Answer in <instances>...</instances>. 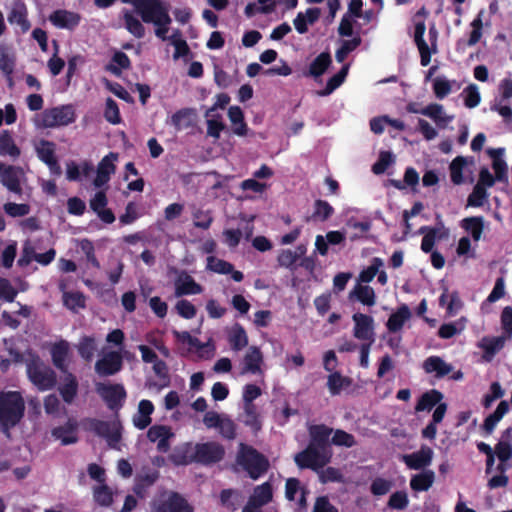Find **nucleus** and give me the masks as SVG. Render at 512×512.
Returning <instances> with one entry per match:
<instances>
[{"label": "nucleus", "instance_id": "41", "mask_svg": "<svg viewBox=\"0 0 512 512\" xmlns=\"http://www.w3.org/2000/svg\"><path fill=\"white\" fill-rule=\"evenodd\" d=\"M0 154L9 155L13 159L20 155V149L16 146L14 140L7 131H4L0 135Z\"/></svg>", "mask_w": 512, "mask_h": 512}, {"label": "nucleus", "instance_id": "60", "mask_svg": "<svg viewBox=\"0 0 512 512\" xmlns=\"http://www.w3.org/2000/svg\"><path fill=\"white\" fill-rule=\"evenodd\" d=\"M332 443L337 446H345L348 448L356 445L354 436L343 430H336L334 432Z\"/></svg>", "mask_w": 512, "mask_h": 512}, {"label": "nucleus", "instance_id": "18", "mask_svg": "<svg viewBox=\"0 0 512 512\" xmlns=\"http://www.w3.org/2000/svg\"><path fill=\"white\" fill-rule=\"evenodd\" d=\"M147 437L150 441L157 442L159 451L167 452L170 448L169 439L173 437V433L166 426L155 425L148 430Z\"/></svg>", "mask_w": 512, "mask_h": 512}, {"label": "nucleus", "instance_id": "47", "mask_svg": "<svg viewBox=\"0 0 512 512\" xmlns=\"http://www.w3.org/2000/svg\"><path fill=\"white\" fill-rule=\"evenodd\" d=\"M332 433V429L328 428L325 425H315L310 428V435L312 438L311 443H315L316 445L327 446L326 442L330 434Z\"/></svg>", "mask_w": 512, "mask_h": 512}, {"label": "nucleus", "instance_id": "21", "mask_svg": "<svg viewBox=\"0 0 512 512\" xmlns=\"http://www.w3.org/2000/svg\"><path fill=\"white\" fill-rule=\"evenodd\" d=\"M202 287L187 273H181L175 281V295L182 296L188 294H199Z\"/></svg>", "mask_w": 512, "mask_h": 512}, {"label": "nucleus", "instance_id": "10", "mask_svg": "<svg viewBox=\"0 0 512 512\" xmlns=\"http://www.w3.org/2000/svg\"><path fill=\"white\" fill-rule=\"evenodd\" d=\"M224 447L217 442L196 444L194 447V459L202 464H213L223 459Z\"/></svg>", "mask_w": 512, "mask_h": 512}, {"label": "nucleus", "instance_id": "43", "mask_svg": "<svg viewBox=\"0 0 512 512\" xmlns=\"http://www.w3.org/2000/svg\"><path fill=\"white\" fill-rule=\"evenodd\" d=\"M331 63V57L328 53H321L310 64L309 74L318 77L322 75Z\"/></svg>", "mask_w": 512, "mask_h": 512}, {"label": "nucleus", "instance_id": "35", "mask_svg": "<svg viewBox=\"0 0 512 512\" xmlns=\"http://www.w3.org/2000/svg\"><path fill=\"white\" fill-rule=\"evenodd\" d=\"M434 480V472L432 470H425L412 477L410 486L415 491H427L434 483Z\"/></svg>", "mask_w": 512, "mask_h": 512}, {"label": "nucleus", "instance_id": "46", "mask_svg": "<svg viewBox=\"0 0 512 512\" xmlns=\"http://www.w3.org/2000/svg\"><path fill=\"white\" fill-rule=\"evenodd\" d=\"M483 219L481 217H469L462 221V227L471 232L475 241H478L483 231Z\"/></svg>", "mask_w": 512, "mask_h": 512}, {"label": "nucleus", "instance_id": "24", "mask_svg": "<svg viewBox=\"0 0 512 512\" xmlns=\"http://www.w3.org/2000/svg\"><path fill=\"white\" fill-rule=\"evenodd\" d=\"M511 440H512V433L510 429H507L501 436V439L499 440L498 444L495 447L494 453L497 455L498 459L501 461V463H504L507 461L512 453V447H511ZM498 470L501 472L504 471L503 464H500L498 466Z\"/></svg>", "mask_w": 512, "mask_h": 512}, {"label": "nucleus", "instance_id": "49", "mask_svg": "<svg viewBox=\"0 0 512 512\" xmlns=\"http://www.w3.org/2000/svg\"><path fill=\"white\" fill-rule=\"evenodd\" d=\"M63 302L68 309L77 312L79 309L84 308L85 297L79 292H66L63 294Z\"/></svg>", "mask_w": 512, "mask_h": 512}, {"label": "nucleus", "instance_id": "42", "mask_svg": "<svg viewBox=\"0 0 512 512\" xmlns=\"http://www.w3.org/2000/svg\"><path fill=\"white\" fill-rule=\"evenodd\" d=\"M229 342L233 350H241L248 344L245 330L238 324L234 325L229 334Z\"/></svg>", "mask_w": 512, "mask_h": 512}, {"label": "nucleus", "instance_id": "13", "mask_svg": "<svg viewBox=\"0 0 512 512\" xmlns=\"http://www.w3.org/2000/svg\"><path fill=\"white\" fill-rule=\"evenodd\" d=\"M352 319L355 323L353 331L354 337L360 340H367L369 343H372L374 341L373 318L362 313H355Z\"/></svg>", "mask_w": 512, "mask_h": 512}, {"label": "nucleus", "instance_id": "44", "mask_svg": "<svg viewBox=\"0 0 512 512\" xmlns=\"http://www.w3.org/2000/svg\"><path fill=\"white\" fill-rule=\"evenodd\" d=\"M465 328V319L461 318L455 323L443 324L438 330L439 337L443 339H449L453 336L461 333Z\"/></svg>", "mask_w": 512, "mask_h": 512}, {"label": "nucleus", "instance_id": "6", "mask_svg": "<svg viewBox=\"0 0 512 512\" xmlns=\"http://www.w3.org/2000/svg\"><path fill=\"white\" fill-rule=\"evenodd\" d=\"M136 12L145 23H171L168 6L161 0H142Z\"/></svg>", "mask_w": 512, "mask_h": 512}, {"label": "nucleus", "instance_id": "56", "mask_svg": "<svg viewBox=\"0 0 512 512\" xmlns=\"http://www.w3.org/2000/svg\"><path fill=\"white\" fill-rule=\"evenodd\" d=\"M317 472L322 483L344 481L342 473L334 467H328L326 469L321 468Z\"/></svg>", "mask_w": 512, "mask_h": 512}, {"label": "nucleus", "instance_id": "26", "mask_svg": "<svg viewBox=\"0 0 512 512\" xmlns=\"http://www.w3.org/2000/svg\"><path fill=\"white\" fill-rule=\"evenodd\" d=\"M424 33H425L424 22L416 23L414 40H415L418 50L420 52L421 64L423 66H427L430 63V50H429L427 43L423 39Z\"/></svg>", "mask_w": 512, "mask_h": 512}, {"label": "nucleus", "instance_id": "51", "mask_svg": "<svg viewBox=\"0 0 512 512\" xmlns=\"http://www.w3.org/2000/svg\"><path fill=\"white\" fill-rule=\"evenodd\" d=\"M465 165H466V158H464L462 156L456 157L451 162L449 169H450L451 181L454 184L459 185L463 182L462 170Z\"/></svg>", "mask_w": 512, "mask_h": 512}, {"label": "nucleus", "instance_id": "11", "mask_svg": "<svg viewBox=\"0 0 512 512\" xmlns=\"http://www.w3.org/2000/svg\"><path fill=\"white\" fill-rule=\"evenodd\" d=\"M24 178L25 173L21 167L5 165L0 162V181L8 190L20 194Z\"/></svg>", "mask_w": 512, "mask_h": 512}, {"label": "nucleus", "instance_id": "31", "mask_svg": "<svg viewBox=\"0 0 512 512\" xmlns=\"http://www.w3.org/2000/svg\"><path fill=\"white\" fill-rule=\"evenodd\" d=\"M50 21L57 27L60 28H72L79 22V16L75 13L68 12L65 10L55 11L50 16Z\"/></svg>", "mask_w": 512, "mask_h": 512}, {"label": "nucleus", "instance_id": "8", "mask_svg": "<svg viewBox=\"0 0 512 512\" xmlns=\"http://www.w3.org/2000/svg\"><path fill=\"white\" fill-rule=\"evenodd\" d=\"M203 423L209 429H217L219 434L226 439L232 440L236 437V425L225 414L208 411L203 417Z\"/></svg>", "mask_w": 512, "mask_h": 512}, {"label": "nucleus", "instance_id": "62", "mask_svg": "<svg viewBox=\"0 0 512 512\" xmlns=\"http://www.w3.org/2000/svg\"><path fill=\"white\" fill-rule=\"evenodd\" d=\"M465 105L468 108L476 107L480 102V94L476 85L471 84L465 90Z\"/></svg>", "mask_w": 512, "mask_h": 512}, {"label": "nucleus", "instance_id": "58", "mask_svg": "<svg viewBox=\"0 0 512 512\" xmlns=\"http://www.w3.org/2000/svg\"><path fill=\"white\" fill-rule=\"evenodd\" d=\"M394 162V157L391 152H380L378 161L372 166V171L379 175L385 172L388 166Z\"/></svg>", "mask_w": 512, "mask_h": 512}, {"label": "nucleus", "instance_id": "2", "mask_svg": "<svg viewBox=\"0 0 512 512\" xmlns=\"http://www.w3.org/2000/svg\"><path fill=\"white\" fill-rule=\"evenodd\" d=\"M236 462L240 465L252 479L259 478L269 468L267 458L259 453L252 446L244 443L239 444V450L236 455Z\"/></svg>", "mask_w": 512, "mask_h": 512}, {"label": "nucleus", "instance_id": "63", "mask_svg": "<svg viewBox=\"0 0 512 512\" xmlns=\"http://www.w3.org/2000/svg\"><path fill=\"white\" fill-rule=\"evenodd\" d=\"M501 324L504 330L505 336L508 338L512 335V307H505L501 314Z\"/></svg>", "mask_w": 512, "mask_h": 512}, {"label": "nucleus", "instance_id": "25", "mask_svg": "<svg viewBox=\"0 0 512 512\" xmlns=\"http://www.w3.org/2000/svg\"><path fill=\"white\" fill-rule=\"evenodd\" d=\"M426 373H436L437 377H444L453 371V367L438 356H431L423 363Z\"/></svg>", "mask_w": 512, "mask_h": 512}, {"label": "nucleus", "instance_id": "37", "mask_svg": "<svg viewBox=\"0 0 512 512\" xmlns=\"http://www.w3.org/2000/svg\"><path fill=\"white\" fill-rule=\"evenodd\" d=\"M443 398L442 393L437 390H431L424 393L419 399L415 409L416 411H430L435 405H437Z\"/></svg>", "mask_w": 512, "mask_h": 512}, {"label": "nucleus", "instance_id": "1", "mask_svg": "<svg viewBox=\"0 0 512 512\" xmlns=\"http://www.w3.org/2000/svg\"><path fill=\"white\" fill-rule=\"evenodd\" d=\"M24 412L25 401L19 392L0 393V431L9 436L10 429L20 423Z\"/></svg>", "mask_w": 512, "mask_h": 512}, {"label": "nucleus", "instance_id": "33", "mask_svg": "<svg viewBox=\"0 0 512 512\" xmlns=\"http://www.w3.org/2000/svg\"><path fill=\"white\" fill-rule=\"evenodd\" d=\"M63 374L62 385L59 390L64 401L71 403L77 394L78 383L76 378L68 371Z\"/></svg>", "mask_w": 512, "mask_h": 512}, {"label": "nucleus", "instance_id": "57", "mask_svg": "<svg viewBox=\"0 0 512 512\" xmlns=\"http://www.w3.org/2000/svg\"><path fill=\"white\" fill-rule=\"evenodd\" d=\"M361 43V39L359 37L354 38L352 40H345L342 43V46L336 52V59L338 62H343L347 55L356 49Z\"/></svg>", "mask_w": 512, "mask_h": 512}, {"label": "nucleus", "instance_id": "55", "mask_svg": "<svg viewBox=\"0 0 512 512\" xmlns=\"http://www.w3.org/2000/svg\"><path fill=\"white\" fill-rule=\"evenodd\" d=\"M96 350L95 341L91 337H84L78 344V351L82 358L91 360Z\"/></svg>", "mask_w": 512, "mask_h": 512}, {"label": "nucleus", "instance_id": "5", "mask_svg": "<svg viewBox=\"0 0 512 512\" xmlns=\"http://www.w3.org/2000/svg\"><path fill=\"white\" fill-rule=\"evenodd\" d=\"M27 374L30 381L39 390H49L56 384L55 372L39 358H33L29 361Z\"/></svg>", "mask_w": 512, "mask_h": 512}, {"label": "nucleus", "instance_id": "12", "mask_svg": "<svg viewBox=\"0 0 512 512\" xmlns=\"http://www.w3.org/2000/svg\"><path fill=\"white\" fill-rule=\"evenodd\" d=\"M122 355L118 351H110L95 363V371L100 376H112L122 369Z\"/></svg>", "mask_w": 512, "mask_h": 512}, {"label": "nucleus", "instance_id": "28", "mask_svg": "<svg viewBox=\"0 0 512 512\" xmlns=\"http://www.w3.org/2000/svg\"><path fill=\"white\" fill-rule=\"evenodd\" d=\"M196 112L192 108H184L176 113H174L171 117V124L177 129L182 130L185 128H189L193 125L195 120Z\"/></svg>", "mask_w": 512, "mask_h": 512}, {"label": "nucleus", "instance_id": "20", "mask_svg": "<svg viewBox=\"0 0 512 512\" xmlns=\"http://www.w3.org/2000/svg\"><path fill=\"white\" fill-rule=\"evenodd\" d=\"M205 119L207 123V135L218 139L225 125L222 121L221 114L217 112V104H214L206 111Z\"/></svg>", "mask_w": 512, "mask_h": 512}, {"label": "nucleus", "instance_id": "14", "mask_svg": "<svg viewBox=\"0 0 512 512\" xmlns=\"http://www.w3.org/2000/svg\"><path fill=\"white\" fill-rule=\"evenodd\" d=\"M263 364V355L259 348L255 346H251L246 354L244 355L241 363H240V374H261L262 369L261 365Z\"/></svg>", "mask_w": 512, "mask_h": 512}, {"label": "nucleus", "instance_id": "53", "mask_svg": "<svg viewBox=\"0 0 512 512\" xmlns=\"http://www.w3.org/2000/svg\"><path fill=\"white\" fill-rule=\"evenodd\" d=\"M488 197V193L483 185H475L472 193L468 196L467 206L481 207Z\"/></svg>", "mask_w": 512, "mask_h": 512}, {"label": "nucleus", "instance_id": "45", "mask_svg": "<svg viewBox=\"0 0 512 512\" xmlns=\"http://www.w3.org/2000/svg\"><path fill=\"white\" fill-rule=\"evenodd\" d=\"M348 73V65H345L341 70L329 79L324 90L319 91L318 95L327 96L331 94L336 88H338L344 81Z\"/></svg>", "mask_w": 512, "mask_h": 512}, {"label": "nucleus", "instance_id": "36", "mask_svg": "<svg viewBox=\"0 0 512 512\" xmlns=\"http://www.w3.org/2000/svg\"><path fill=\"white\" fill-rule=\"evenodd\" d=\"M411 316V312L406 305H402L397 312L392 314L387 322V327L391 332L400 330L406 320Z\"/></svg>", "mask_w": 512, "mask_h": 512}, {"label": "nucleus", "instance_id": "52", "mask_svg": "<svg viewBox=\"0 0 512 512\" xmlns=\"http://www.w3.org/2000/svg\"><path fill=\"white\" fill-rule=\"evenodd\" d=\"M74 426L69 424L66 427H57L53 429L52 435L60 440L63 445H68L76 442V437L73 433Z\"/></svg>", "mask_w": 512, "mask_h": 512}, {"label": "nucleus", "instance_id": "19", "mask_svg": "<svg viewBox=\"0 0 512 512\" xmlns=\"http://www.w3.org/2000/svg\"><path fill=\"white\" fill-rule=\"evenodd\" d=\"M207 268L215 273L231 274L233 280H235L236 282H240L243 280L242 272L234 270L232 264L222 259H218L214 256H209L207 258Z\"/></svg>", "mask_w": 512, "mask_h": 512}, {"label": "nucleus", "instance_id": "50", "mask_svg": "<svg viewBox=\"0 0 512 512\" xmlns=\"http://www.w3.org/2000/svg\"><path fill=\"white\" fill-rule=\"evenodd\" d=\"M14 65V56L6 46L0 45V70L6 75H10L14 70Z\"/></svg>", "mask_w": 512, "mask_h": 512}, {"label": "nucleus", "instance_id": "39", "mask_svg": "<svg viewBox=\"0 0 512 512\" xmlns=\"http://www.w3.org/2000/svg\"><path fill=\"white\" fill-rule=\"evenodd\" d=\"M351 380L342 376L339 372H333L328 376L327 386L332 395H338L343 388L349 387Z\"/></svg>", "mask_w": 512, "mask_h": 512}, {"label": "nucleus", "instance_id": "7", "mask_svg": "<svg viewBox=\"0 0 512 512\" xmlns=\"http://www.w3.org/2000/svg\"><path fill=\"white\" fill-rule=\"evenodd\" d=\"M74 121L75 112L70 105L47 109L41 114V126L45 128L66 126Z\"/></svg>", "mask_w": 512, "mask_h": 512}, {"label": "nucleus", "instance_id": "48", "mask_svg": "<svg viewBox=\"0 0 512 512\" xmlns=\"http://www.w3.org/2000/svg\"><path fill=\"white\" fill-rule=\"evenodd\" d=\"M243 422L245 425L250 426L255 432L260 430L261 423L254 404H244Z\"/></svg>", "mask_w": 512, "mask_h": 512}, {"label": "nucleus", "instance_id": "9", "mask_svg": "<svg viewBox=\"0 0 512 512\" xmlns=\"http://www.w3.org/2000/svg\"><path fill=\"white\" fill-rule=\"evenodd\" d=\"M95 390L110 409L120 408L126 397L125 389L121 384L96 383Z\"/></svg>", "mask_w": 512, "mask_h": 512}, {"label": "nucleus", "instance_id": "22", "mask_svg": "<svg viewBox=\"0 0 512 512\" xmlns=\"http://www.w3.org/2000/svg\"><path fill=\"white\" fill-rule=\"evenodd\" d=\"M421 114L434 120L437 126L444 128L453 120V115H447L442 105L433 103L422 108Z\"/></svg>", "mask_w": 512, "mask_h": 512}, {"label": "nucleus", "instance_id": "61", "mask_svg": "<svg viewBox=\"0 0 512 512\" xmlns=\"http://www.w3.org/2000/svg\"><path fill=\"white\" fill-rule=\"evenodd\" d=\"M104 116H105L106 120L112 124H118L120 122L118 106H117L116 102L111 98H108L106 100Z\"/></svg>", "mask_w": 512, "mask_h": 512}, {"label": "nucleus", "instance_id": "15", "mask_svg": "<svg viewBox=\"0 0 512 512\" xmlns=\"http://www.w3.org/2000/svg\"><path fill=\"white\" fill-rule=\"evenodd\" d=\"M432 458L433 450L428 446H422L419 451L404 455L403 461L410 469L419 470L429 466Z\"/></svg>", "mask_w": 512, "mask_h": 512}, {"label": "nucleus", "instance_id": "64", "mask_svg": "<svg viewBox=\"0 0 512 512\" xmlns=\"http://www.w3.org/2000/svg\"><path fill=\"white\" fill-rule=\"evenodd\" d=\"M312 512H339L338 509L330 503L327 497H318L315 501Z\"/></svg>", "mask_w": 512, "mask_h": 512}, {"label": "nucleus", "instance_id": "30", "mask_svg": "<svg viewBox=\"0 0 512 512\" xmlns=\"http://www.w3.org/2000/svg\"><path fill=\"white\" fill-rule=\"evenodd\" d=\"M242 501V494L238 490L224 489L220 493V504L228 512H234Z\"/></svg>", "mask_w": 512, "mask_h": 512}, {"label": "nucleus", "instance_id": "23", "mask_svg": "<svg viewBox=\"0 0 512 512\" xmlns=\"http://www.w3.org/2000/svg\"><path fill=\"white\" fill-rule=\"evenodd\" d=\"M273 497L272 487L269 482H265L254 488L252 495L249 497L247 505L261 507L268 504Z\"/></svg>", "mask_w": 512, "mask_h": 512}, {"label": "nucleus", "instance_id": "32", "mask_svg": "<svg viewBox=\"0 0 512 512\" xmlns=\"http://www.w3.org/2000/svg\"><path fill=\"white\" fill-rule=\"evenodd\" d=\"M507 339H508V337L505 335L498 336V337H484L479 343V347H481L485 351L484 357L487 360H490L491 357L496 352H498L499 350H501L503 348L505 341Z\"/></svg>", "mask_w": 512, "mask_h": 512}, {"label": "nucleus", "instance_id": "40", "mask_svg": "<svg viewBox=\"0 0 512 512\" xmlns=\"http://www.w3.org/2000/svg\"><path fill=\"white\" fill-rule=\"evenodd\" d=\"M125 27L127 30L137 38H142L145 35V28L141 21L135 17L130 11L125 10L123 13Z\"/></svg>", "mask_w": 512, "mask_h": 512}, {"label": "nucleus", "instance_id": "17", "mask_svg": "<svg viewBox=\"0 0 512 512\" xmlns=\"http://www.w3.org/2000/svg\"><path fill=\"white\" fill-rule=\"evenodd\" d=\"M37 153L39 158L44 161L50 168V171L55 175L61 174V168L55 158V146L52 142L41 141L37 146Z\"/></svg>", "mask_w": 512, "mask_h": 512}, {"label": "nucleus", "instance_id": "54", "mask_svg": "<svg viewBox=\"0 0 512 512\" xmlns=\"http://www.w3.org/2000/svg\"><path fill=\"white\" fill-rule=\"evenodd\" d=\"M383 265V262L379 258H374L372 264L365 270H363L359 277L358 283H369L378 273L379 268Z\"/></svg>", "mask_w": 512, "mask_h": 512}, {"label": "nucleus", "instance_id": "38", "mask_svg": "<svg viewBox=\"0 0 512 512\" xmlns=\"http://www.w3.org/2000/svg\"><path fill=\"white\" fill-rule=\"evenodd\" d=\"M8 21L11 24H16L21 27L23 32H26L30 28V24L26 19V8L23 4H16L9 16Z\"/></svg>", "mask_w": 512, "mask_h": 512}, {"label": "nucleus", "instance_id": "29", "mask_svg": "<svg viewBox=\"0 0 512 512\" xmlns=\"http://www.w3.org/2000/svg\"><path fill=\"white\" fill-rule=\"evenodd\" d=\"M356 298L358 301L367 306L375 304V292L372 287L357 283L353 290L349 293V299Z\"/></svg>", "mask_w": 512, "mask_h": 512}, {"label": "nucleus", "instance_id": "4", "mask_svg": "<svg viewBox=\"0 0 512 512\" xmlns=\"http://www.w3.org/2000/svg\"><path fill=\"white\" fill-rule=\"evenodd\" d=\"M330 458L331 453L327 446L310 443L305 450L295 455L294 460L300 468L318 471L330 461Z\"/></svg>", "mask_w": 512, "mask_h": 512}, {"label": "nucleus", "instance_id": "59", "mask_svg": "<svg viewBox=\"0 0 512 512\" xmlns=\"http://www.w3.org/2000/svg\"><path fill=\"white\" fill-rule=\"evenodd\" d=\"M95 501L101 506H109L112 504V492L106 485H100L94 488Z\"/></svg>", "mask_w": 512, "mask_h": 512}, {"label": "nucleus", "instance_id": "3", "mask_svg": "<svg viewBox=\"0 0 512 512\" xmlns=\"http://www.w3.org/2000/svg\"><path fill=\"white\" fill-rule=\"evenodd\" d=\"M150 512H194V508L180 493L162 490L151 500Z\"/></svg>", "mask_w": 512, "mask_h": 512}, {"label": "nucleus", "instance_id": "27", "mask_svg": "<svg viewBox=\"0 0 512 512\" xmlns=\"http://www.w3.org/2000/svg\"><path fill=\"white\" fill-rule=\"evenodd\" d=\"M69 345L66 341H60L51 349L53 364L63 373H66L68 366L66 359L68 355Z\"/></svg>", "mask_w": 512, "mask_h": 512}, {"label": "nucleus", "instance_id": "34", "mask_svg": "<svg viewBox=\"0 0 512 512\" xmlns=\"http://www.w3.org/2000/svg\"><path fill=\"white\" fill-rule=\"evenodd\" d=\"M228 117L233 125V132L239 136H245L248 128L244 122V115L240 107L232 106L228 110Z\"/></svg>", "mask_w": 512, "mask_h": 512}, {"label": "nucleus", "instance_id": "16", "mask_svg": "<svg viewBox=\"0 0 512 512\" xmlns=\"http://www.w3.org/2000/svg\"><path fill=\"white\" fill-rule=\"evenodd\" d=\"M117 158L118 154L109 153L101 160L98 164L96 178L93 182L95 187H101L109 181L110 176L115 172L114 161H116Z\"/></svg>", "mask_w": 512, "mask_h": 512}]
</instances>
